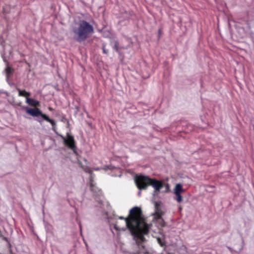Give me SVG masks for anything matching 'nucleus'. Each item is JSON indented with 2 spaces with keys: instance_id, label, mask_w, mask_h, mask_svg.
<instances>
[{
  "instance_id": "21",
  "label": "nucleus",
  "mask_w": 254,
  "mask_h": 254,
  "mask_svg": "<svg viewBox=\"0 0 254 254\" xmlns=\"http://www.w3.org/2000/svg\"><path fill=\"white\" fill-rule=\"evenodd\" d=\"M140 193H141V192H139L138 193V194H139V195H140Z\"/></svg>"
},
{
  "instance_id": "10",
  "label": "nucleus",
  "mask_w": 254,
  "mask_h": 254,
  "mask_svg": "<svg viewBox=\"0 0 254 254\" xmlns=\"http://www.w3.org/2000/svg\"><path fill=\"white\" fill-rule=\"evenodd\" d=\"M79 164L81 166L82 168L84 170L85 172H86L87 173H88V174H92V170L90 168H89V167H88L87 166L84 167L82 165V163L80 162H79Z\"/></svg>"
},
{
  "instance_id": "17",
  "label": "nucleus",
  "mask_w": 254,
  "mask_h": 254,
  "mask_svg": "<svg viewBox=\"0 0 254 254\" xmlns=\"http://www.w3.org/2000/svg\"><path fill=\"white\" fill-rule=\"evenodd\" d=\"M103 53L105 54H108V51L106 49L105 46L103 45L102 47Z\"/></svg>"
},
{
  "instance_id": "14",
  "label": "nucleus",
  "mask_w": 254,
  "mask_h": 254,
  "mask_svg": "<svg viewBox=\"0 0 254 254\" xmlns=\"http://www.w3.org/2000/svg\"><path fill=\"white\" fill-rule=\"evenodd\" d=\"M113 48L117 52H119V43L118 41H115Z\"/></svg>"
},
{
  "instance_id": "15",
  "label": "nucleus",
  "mask_w": 254,
  "mask_h": 254,
  "mask_svg": "<svg viewBox=\"0 0 254 254\" xmlns=\"http://www.w3.org/2000/svg\"><path fill=\"white\" fill-rule=\"evenodd\" d=\"M90 189L92 191H96V190H95V186L92 183H90Z\"/></svg>"
},
{
  "instance_id": "12",
  "label": "nucleus",
  "mask_w": 254,
  "mask_h": 254,
  "mask_svg": "<svg viewBox=\"0 0 254 254\" xmlns=\"http://www.w3.org/2000/svg\"><path fill=\"white\" fill-rule=\"evenodd\" d=\"M6 73L7 76H9L12 74L13 72V69L9 66H7L5 69Z\"/></svg>"
},
{
  "instance_id": "4",
  "label": "nucleus",
  "mask_w": 254,
  "mask_h": 254,
  "mask_svg": "<svg viewBox=\"0 0 254 254\" xmlns=\"http://www.w3.org/2000/svg\"><path fill=\"white\" fill-rule=\"evenodd\" d=\"M26 112L33 117H38L40 116L44 120L51 124L52 126V129L54 131H56V122L54 120L50 119L46 115L42 113L39 109L36 107L33 109L27 108Z\"/></svg>"
},
{
  "instance_id": "2",
  "label": "nucleus",
  "mask_w": 254,
  "mask_h": 254,
  "mask_svg": "<svg viewBox=\"0 0 254 254\" xmlns=\"http://www.w3.org/2000/svg\"><path fill=\"white\" fill-rule=\"evenodd\" d=\"M134 182L137 189L140 190H146L150 186L154 189L155 192H159L163 187L162 181L142 175H136L134 177Z\"/></svg>"
},
{
  "instance_id": "13",
  "label": "nucleus",
  "mask_w": 254,
  "mask_h": 254,
  "mask_svg": "<svg viewBox=\"0 0 254 254\" xmlns=\"http://www.w3.org/2000/svg\"><path fill=\"white\" fill-rule=\"evenodd\" d=\"M158 220H160V222H159V224L161 227H164L166 226V223L162 218V217L160 219H158Z\"/></svg>"
},
{
  "instance_id": "3",
  "label": "nucleus",
  "mask_w": 254,
  "mask_h": 254,
  "mask_svg": "<svg viewBox=\"0 0 254 254\" xmlns=\"http://www.w3.org/2000/svg\"><path fill=\"white\" fill-rule=\"evenodd\" d=\"M72 31L77 36V41L81 42L94 33V28L89 22L83 20L77 24V27H74Z\"/></svg>"
},
{
  "instance_id": "20",
  "label": "nucleus",
  "mask_w": 254,
  "mask_h": 254,
  "mask_svg": "<svg viewBox=\"0 0 254 254\" xmlns=\"http://www.w3.org/2000/svg\"><path fill=\"white\" fill-rule=\"evenodd\" d=\"M99 168H96V169H95V170H99Z\"/></svg>"
},
{
  "instance_id": "5",
  "label": "nucleus",
  "mask_w": 254,
  "mask_h": 254,
  "mask_svg": "<svg viewBox=\"0 0 254 254\" xmlns=\"http://www.w3.org/2000/svg\"><path fill=\"white\" fill-rule=\"evenodd\" d=\"M61 136L63 139L65 145L72 150L74 153L77 154L76 147L73 136L71 135L69 133H67L66 137L63 135Z\"/></svg>"
},
{
  "instance_id": "16",
  "label": "nucleus",
  "mask_w": 254,
  "mask_h": 254,
  "mask_svg": "<svg viewBox=\"0 0 254 254\" xmlns=\"http://www.w3.org/2000/svg\"><path fill=\"white\" fill-rule=\"evenodd\" d=\"M157 242L158 243L160 244V245L162 247H163L165 244H164V243L162 242V240L161 238H157Z\"/></svg>"
},
{
  "instance_id": "1",
  "label": "nucleus",
  "mask_w": 254,
  "mask_h": 254,
  "mask_svg": "<svg viewBox=\"0 0 254 254\" xmlns=\"http://www.w3.org/2000/svg\"><path fill=\"white\" fill-rule=\"evenodd\" d=\"M120 219L124 220L126 226L121 227L118 224L114 225V229L117 231H125L128 229L136 242L139 249L136 254L145 253V246L143 244L146 241L144 235L148 234L152 224H147L144 218L140 208L135 206L131 208L127 218L123 216L119 217Z\"/></svg>"
},
{
  "instance_id": "8",
  "label": "nucleus",
  "mask_w": 254,
  "mask_h": 254,
  "mask_svg": "<svg viewBox=\"0 0 254 254\" xmlns=\"http://www.w3.org/2000/svg\"><path fill=\"white\" fill-rule=\"evenodd\" d=\"M184 191L182 185L180 184H177L174 189V194H181Z\"/></svg>"
},
{
  "instance_id": "6",
  "label": "nucleus",
  "mask_w": 254,
  "mask_h": 254,
  "mask_svg": "<svg viewBox=\"0 0 254 254\" xmlns=\"http://www.w3.org/2000/svg\"><path fill=\"white\" fill-rule=\"evenodd\" d=\"M154 205L155 211L152 215L154 216V219L157 220L158 219L161 218L165 214V212L162 210L160 202H155Z\"/></svg>"
},
{
  "instance_id": "7",
  "label": "nucleus",
  "mask_w": 254,
  "mask_h": 254,
  "mask_svg": "<svg viewBox=\"0 0 254 254\" xmlns=\"http://www.w3.org/2000/svg\"><path fill=\"white\" fill-rule=\"evenodd\" d=\"M26 103L28 104L29 105L35 107H37L40 105V103L39 101L29 98H26Z\"/></svg>"
},
{
  "instance_id": "11",
  "label": "nucleus",
  "mask_w": 254,
  "mask_h": 254,
  "mask_svg": "<svg viewBox=\"0 0 254 254\" xmlns=\"http://www.w3.org/2000/svg\"><path fill=\"white\" fill-rule=\"evenodd\" d=\"M176 195V197L175 199L178 202H181L183 201V197L181 195V194H175Z\"/></svg>"
},
{
  "instance_id": "18",
  "label": "nucleus",
  "mask_w": 254,
  "mask_h": 254,
  "mask_svg": "<svg viewBox=\"0 0 254 254\" xmlns=\"http://www.w3.org/2000/svg\"><path fill=\"white\" fill-rule=\"evenodd\" d=\"M38 122H39V123H42V120H38Z\"/></svg>"
},
{
  "instance_id": "19",
  "label": "nucleus",
  "mask_w": 254,
  "mask_h": 254,
  "mask_svg": "<svg viewBox=\"0 0 254 254\" xmlns=\"http://www.w3.org/2000/svg\"><path fill=\"white\" fill-rule=\"evenodd\" d=\"M49 109L50 111H52L53 110V109L52 108H51V107L49 108Z\"/></svg>"
},
{
  "instance_id": "9",
  "label": "nucleus",
  "mask_w": 254,
  "mask_h": 254,
  "mask_svg": "<svg viewBox=\"0 0 254 254\" xmlns=\"http://www.w3.org/2000/svg\"><path fill=\"white\" fill-rule=\"evenodd\" d=\"M18 95L19 96L25 97L27 98L30 95V93L26 92L25 90H21L18 89Z\"/></svg>"
}]
</instances>
